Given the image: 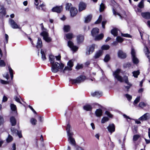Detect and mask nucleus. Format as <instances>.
I'll return each instance as SVG.
<instances>
[{"label":"nucleus","mask_w":150,"mask_h":150,"mask_svg":"<svg viewBox=\"0 0 150 150\" xmlns=\"http://www.w3.org/2000/svg\"><path fill=\"white\" fill-rule=\"evenodd\" d=\"M42 42L41 39L40 38H38V40L37 43V45L36 46L37 48H40L42 47Z\"/></svg>","instance_id":"obj_21"},{"label":"nucleus","mask_w":150,"mask_h":150,"mask_svg":"<svg viewBox=\"0 0 150 150\" xmlns=\"http://www.w3.org/2000/svg\"><path fill=\"white\" fill-rule=\"evenodd\" d=\"M104 37V35L103 33L99 35H96L95 37V40H101Z\"/></svg>","instance_id":"obj_26"},{"label":"nucleus","mask_w":150,"mask_h":150,"mask_svg":"<svg viewBox=\"0 0 150 150\" xmlns=\"http://www.w3.org/2000/svg\"><path fill=\"white\" fill-rule=\"evenodd\" d=\"M1 83L4 84H8L9 83V81H6L3 80H1Z\"/></svg>","instance_id":"obj_63"},{"label":"nucleus","mask_w":150,"mask_h":150,"mask_svg":"<svg viewBox=\"0 0 150 150\" xmlns=\"http://www.w3.org/2000/svg\"><path fill=\"white\" fill-rule=\"evenodd\" d=\"M131 54L132 55V57L136 56L135 52V51L134 50L133 48L132 49Z\"/></svg>","instance_id":"obj_60"},{"label":"nucleus","mask_w":150,"mask_h":150,"mask_svg":"<svg viewBox=\"0 0 150 150\" xmlns=\"http://www.w3.org/2000/svg\"><path fill=\"white\" fill-rule=\"evenodd\" d=\"M49 61L51 64L54 63L55 58L54 56L52 55H50L49 57Z\"/></svg>","instance_id":"obj_29"},{"label":"nucleus","mask_w":150,"mask_h":150,"mask_svg":"<svg viewBox=\"0 0 150 150\" xmlns=\"http://www.w3.org/2000/svg\"><path fill=\"white\" fill-rule=\"evenodd\" d=\"M105 114L108 116L109 117L112 118L113 115H112L110 112L108 111H105Z\"/></svg>","instance_id":"obj_56"},{"label":"nucleus","mask_w":150,"mask_h":150,"mask_svg":"<svg viewBox=\"0 0 150 150\" xmlns=\"http://www.w3.org/2000/svg\"><path fill=\"white\" fill-rule=\"evenodd\" d=\"M64 67V65L63 64H59L56 62L51 64V71L52 72L56 73L59 70V71L61 72Z\"/></svg>","instance_id":"obj_1"},{"label":"nucleus","mask_w":150,"mask_h":150,"mask_svg":"<svg viewBox=\"0 0 150 150\" xmlns=\"http://www.w3.org/2000/svg\"><path fill=\"white\" fill-rule=\"evenodd\" d=\"M134 9L135 11L136 12H138L139 13H140L142 11V10L141 9V8H139L138 6L137 7L136 6H134Z\"/></svg>","instance_id":"obj_50"},{"label":"nucleus","mask_w":150,"mask_h":150,"mask_svg":"<svg viewBox=\"0 0 150 150\" xmlns=\"http://www.w3.org/2000/svg\"><path fill=\"white\" fill-rule=\"evenodd\" d=\"M68 46L74 52L77 51L78 49V47L74 45L73 43L70 40L68 42Z\"/></svg>","instance_id":"obj_5"},{"label":"nucleus","mask_w":150,"mask_h":150,"mask_svg":"<svg viewBox=\"0 0 150 150\" xmlns=\"http://www.w3.org/2000/svg\"><path fill=\"white\" fill-rule=\"evenodd\" d=\"M73 134H71L68 135V140L69 143L73 146H75L76 144V142L75 139L73 138L72 137Z\"/></svg>","instance_id":"obj_7"},{"label":"nucleus","mask_w":150,"mask_h":150,"mask_svg":"<svg viewBox=\"0 0 150 150\" xmlns=\"http://www.w3.org/2000/svg\"><path fill=\"white\" fill-rule=\"evenodd\" d=\"M126 97L127 98L128 100L129 101L132 98V96L130 95L126 94L125 95Z\"/></svg>","instance_id":"obj_61"},{"label":"nucleus","mask_w":150,"mask_h":150,"mask_svg":"<svg viewBox=\"0 0 150 150\" xmlns=\"http://www.w3.org/2000/svg\"><path fill=\"white\" fill-rule=\"evenodd\" d=\"M70 27L69 25H65L64 26L63 29L65 32H68L70 30Z\"/></svg>","instance_id":"obj_33"},{"label":"nucleus","mask_w":150,"mask_h":150,"mask_svg":"<svg viewBox=\"0 0 150 150\" xmlns=\"http://www.w3.org/2000/svg\"><path fill=\"white\" fill-rule=\"evenodd\" d=\"M83 67V66L82 64H78L76 67V69L77 70H79L81 69Z\"/></svg>","instance_id":"obj_55"},{"label":"nucleus","mask_w":150,"mask_h":150,"mask_svg":"<svg viewBox=\"0 0 150 150\" xmlns=\"http://www.w3.org/2000/svg\"><path fill=\"white\" fill-rule=\"evenodd\" d=\"M71 128L70 125L69 124H68L67 125L66 131L67 132V135H69L71 134H73V133L70 131V129Z\"/></svg>","instance_id":"obj_22"},{"label":"nucleus","mask_w":150,"mask_h":150,"mask_svg":"<svg viewBox=\"0 0 150 150\" xmlns=\"http://www.w3.org/2000/svg\"><path fill=\"white\" fill-rule=\"evenodd\" d=\"M86 4L83 1L80 2L79 5V11L81 12L86 9Z\"/></svg>","instance_id":"obj_9"},{"label":"nucleus","mask_w":150,"mask_h":150,"mask_svg":"<svg viewBox=\"0 0 150 150\" xmlns=\"http://www.w3.org/2000/svg\"><path fill=\"white\" fill-rule=\"evenodd\" d=\"M40 35L43 37V39L47 42H50L52 41V39L49 36L48 33L45 31L42 32Z\"/></svg>","instance_id":"obj_4"},{"label":"nucleus","mask_w":150,"mask_h":150,"mask_svg":"<svg viewBox=\"0 0 150 150\" xmlns=\"http://www.w3.org/2000/svg\"><path fill=\"white\" fill-rule=\"evenodd\" d=\"M110 59V55L108 54H106L105 56L104 59V61L106 62H108Z\"/></svg>","instance_id":"obj_38"},{"label":"nucleus","mask_w":150,"mask_h":150,"mask_svg":"<svg viewBox=\"0 0 150 150\" xmlns=\"http://www.w3.org/2000/svg\"><path fill=\"white\" fill-rule=\"evenodd\" d=\"M10 122L12 126H15L16 124V120L13 116H12L10 118Z\"/></svg>","instance_id":"obj_17"},{"label":"nucleus","mask_w":150,"mask_h":150,"mask_svg":"<svg viewBox=\"0 0 150 150\" xmlns=\"http://www.w3.org/2000/svg\"><path fill=\"white\" fill-rule=\"evenodd\" d=\"M116 40L118 42L121 43L123 41V39L120 36H117Z\"/></svg>","instance_id":"obj_48"},{"label":"nucleus","mask_w":150,"mask_h":150,"mask_svg":"<svg viewBox=\"0 0 150 150\" xmlns=\"http://www.w3.org/2000/svg\"><path fill=\"white\" fill-rule=\"evenodd\" d=\"M10 107L11 110L13 111H15L16 113V115H17L18 114V113L17 111H16V105L13 104H11Z\"/></svg>","instance_id":"obj_31"},{"label":"nucleus","mask_w":150,"mask_h":150,"mask_svg":"<svg viewBox=\"0 0 150 150\" xmlns=\"http://www.w3.org/2000/svg\"><path fill=\"white\" fill-rule=\"evenodd\" d=\"M107 128L108 131L111 133L114 132L115 130V126L113 124H109Z\"/></svg>","instance_id":"obj_13"},{"label":"nucleus","mask_w":150,"mask_h":150,"mask_svg":"<svg viewBox=\"0 0 150 150\" xmlns=\"http://www.w3.org/2000/svg\"><path fill=\"white\" fill-rule=\"evenodd\" d=\"M105 8V6L104 4L102 3L100 6L99 11L100 12H103Z\"/></svg>","instance_id":"obj_36"},{"label":"nucleus","mask_w":150,"mask_h":150,"mask_svg":"<svg viewBox=\"0 0 150 150\" xmlns=\"http://www.w3.org/2000/svg\"><path fill=\"white\" fill-rule=\"evenodd\" d=\"M6 14L5 9L4 7L0 5V18L3 15L4 16Z\"/></svg>","instance_id":"obj_20"},{"label":"nucleus","mask_w":150,"mask_h":150,"mask_svg":"<svg viewBox=\"0 0 150 150\" xmlns=\"http://www.w3.org/2000/svg\"><path fill=\"white\" fill-rule=\"evenodd\" d=\"M72 70V68H71L70 67H69L67 66V67H65L64 68V69L63 70L62 69V71H61V72H62L63 73H65V71L66 70H68V71H71Z\"/></svg>","instance_id":"obj_42"},{"label":"nucleus","mask_w":150,"mask_h":150,"mask_svg":"<svg viewBox=\"0 0 150 150\" xmlns=\"http://www.w3.org/2000/svg\"><path fill=\"white\" fill-rule=\"evenodd\" d=\"M132 59L134 64H137L139 63V60L136 56L132 57Z\"/></svg>","instance_id":"obj_32"},{"label":"nucleus","mask_w":150,"mask_h":150,"mask_svg":"<svg viewBox=\"0 0 150 150\" xmlns=\"http://www.w3.org/2000/svg\"><path fill=\"white\" fill-rule=\"evenodd\" d=\"M140 136L138 134H136L133 136V140L134 142H135L137 141L140 138Z\"/></svg>","instance_id":"obj_40"},{"label":"nucleus","mask_w":150,"mask_h":150,"mask_svg":"<svg viewBox=\"0 0 150 150\" xmlns=\"http://www.w3.org/2000/svg\"><path fill=\"white\" fill-rule=\"evenodd\" d=\"M66 38L69 40H71L73 38V34L71 33H68L66 35Z\"/></svg>","instance_id":"obj_44"},{"label":"nucleus","mask_w":150,"mask_h":150,"mask_svg":"<svg viewBox=\"0 0 150 150\" xmlns=\"http://www.w3.org/2000/svg\"><path fill=\"white\" fill-rule=\"evenodd\" d=\"M40 53L41 54V58L43 60H45L46 59L45 54L42 49H41Z\"/></svg>","instance_id":"obj_30"},{"label":"nucleus","mask_w":150,"mask_h":150,"mask_svg":"<svg viewBox=\"0 0 150 150\" xmlns=\"http://www.w3.org/2000/svg\"><path fill=\"white\" fill-rule=\"evenodd\" d=\"M103 53V51L101 50H100L97 52L94 55V58L97 59L100 56H101L102 55Z\"/></svg>","instance_id":"obj_23"},{"label":"nucleus","mask_w":150,"mask_h":150,"mask_svg":"<svg viewBox=\"0 0 150 150\" xmlns=\"http://www.w3.org/2000/svg\"><path fill=\"white\" fill-rule=\"evenodd\" d=\"M13 139L12 137L10 135H8V137L6 139V141L8 143H9L11 142Z\"/></svg>","instance_id":"obj_51"},{"label":"nucleus","mask_w":150,"mask_h":150,"mask_svg":"<svg viewBox=\"0 0 150 150\" xmlns=\"http://www.w3.org/2000/svg\"><path fill=\"white\" fill-rule=\"evenodd\" d=\"M131 63L129 62H127L124 64L123 65V67L125 68H129L131 66Z\"/></svg>","instance_id":"obj_39"},{"label":"nucleus","mask_w":150,"mask_h":150,"mask_svg":"<svg viewBox=\"0 0 150 150\" xmlns=\"http://www.w3.org/2000/svg\"><path fill=\"white\" fill-rule=\"evenodd\" d=\"M0 66L4 67L5 66V64L3 60L1 59V57H0Z\"/></svg>","instance_id":"obj_54"},{"label":"nucleus","mask_w":150,"mask_h":150,"mask_svg":"<svg viewBox=\"0 0 150 150\" xmlns=\"http://www.w3.org/2000/svg\"><path fill=\"white\" fill-rule=\"evenodd\" d=\"M142 17L147 19H150V13L149 12H142L141 13Z\"/></svg>","instance_id":"obj_16"},{"label":"nucleus","mask_w":150,"mask_h":150,"mask_svg":"<svg viewBox=\"0 0 150 150\" xmlns=\"http://www.w3.org/2000/svg\"><path fill=\"white\" fill-rule=\"evenodd\" d=\"M37 121V120L34 118H32L30 120L31 123L33 125H36Z\"/></svg>","instance_id":"obj_53"},{"label":"nucleus","mask_w":150,"mask_h":150,"mask_svg":"<svg viewBox=\"0 0 150 150\" xmlns=\"http://www.w3.org/2000/svg\"><path fill=\"white\" fill-rule=\"evenodd\" d=\"M109 120V118L106 117H103L101 120V123H104Z\"/></svg>","instance_id":"obj_45"},{"label":"nucleus","mask_w":150,"mask_h":150,"mask_svg":"<svg viewBox=\"0 0 150 150\" xmlns=\"http://www.w3.org/2000/svg\"><path fill=\"white\" fill-rule=\"evenodd\" d=\"M117 56L119 58L122 59H125L127 57L126 54L121 50H118Z\"/></svg>","instance_id":"obj_10"},{"label":"nucleus","mask_w":150,"mask_h":150,"mask_svg":"<svg viewBox=\"0 0 150 150\" xmlns=\"http://www.w3.org/2000/svg\"><path fill=\"white\" fill-rule=\"evenodd\" d=\"M83 108L86 111H90L91 110L92 107L90 105L87 104L83 106Z\"/></svg>","instance_id":"obj_28"},{"label":"nucleus","mask_w":150,"mask_h":150,"mask_svg":"<svg viewBox=\"0 0 150 150\" xmlns=\"http://www.w3.org/2000/svg\"><path fill=\"white\" fill-rule=\"evenodd\" d=\"M150 117V114L149 113H146L144 114L143 115L140 117L139 118V120L142 121L146 120Z\"/></svg>","instance_id":"obj_12"},{"label":"nucleus","mask_w":150,"mask_h":150,"mask_svg":"<svg viewBox=\"0 0 150 150\" xmlns=\"http://www.w3.org/2000/svg\"><path fill=\"white\" fill-rule=\"evenodd\" d=\"M72 6V4L71 3H67L66 4L65 8L67 10L69 11L70 10V8Z\"/></svg>","instance_id":"obj_43"},{"label":"nucleus","mask_w":150,"mask_h":150,"mask_svg":"<svg viewBox=\"0 0 150 150\" xmlns=\"http://www.w3.org/2000/svg\"><path fill=\"white\" fill-rule=\"evenodd\" d=\"M140 99V97H137V98H136L134 101L133 103L134 104V105L137 104L138 103Z\"/></svg>","instance_id":"obj_57"},{"label":"nucleus","mask_w":150,"mask_h":150,"mask_svg":"<svg viewBox=\"0 0 150 150\" xmlns=\"http://www.w3.org/2000/svg\"><path fill=\"white\" fill-rule=\"evenodd\" d=\"M83 29L84 32H86L89 29V27H88L86 25H85L84 26Z\"/></svg>","instance_id":"obj_62"},{"label":"nucleus","mask_w":150,"mask_h":150,"mask_svg":"<svg viewBox=\"0 0 150 150\" xmlns=\"http://www.w3.org/2000/svg\"><path fill=\"white\" fill-rule=\"evenodd\" d=\"M144 0H142L138 4V6L140 8H142L144 7Z\"/></svg>","instance_id":"obj_34"},{"label":"nucleus","mask_w":150,"mask_h":150,"mask_svg":"<svg viewBox=\"0 0 150 150\" xmlns=\"http://www.w3.org/2000/svg\"><path fill=\"white\" fill-rule=\"evenodd\" d=\"M11 132L13 134H16L17 132H18V130L13 127H11Z\"/></svg>","instance_id":"obj_59"},{"label":"nucleus","mask_w":150,"mask_h":150,"mask_svg":"<svg viewBox=\"0 0 150 150\" xmlns=\"http://www.w3.org/2000/svg\"><path fill=\"white\" fill-rule=\"evenodd\" d=\"M63 9V6H56L53 7L52 11L53 12H56L57 13H60L62 11Z\"/></svg>","instance_id":"obj_6"},{"label":"nucleus","mask_w":150,"mask_h":150,"mask_svg":"<svg viewBox=\"0 0 150 150\" xmlns=\"http://www.w3.org/2000/svg\"><path fill=\"white\" fill-rule=\"evenodd\" d=\"M133 76L135 78H137L138 76L140 74V72L139 70L134 71L132 72Z\"/></svg>","instance_id":"obj_35"},{"label":"nucleus","mask_w":150,"mask_h":150,"mask_svg":"<svg viewBox=\"0 0 150 150\" xmlns=\"http://www.w3.org/2000/svg\"><path fill=\"white\" fill-rule=\"evenodd\" d=\"M121 35L124 37H127V38H131L132 36L129 34L127 33L123 34L121 33Z\"/></svg>","instance_id":"obj_58"},{"label":"nucleus","mask_w":150,"mask_h":150,"mask_svg":"<svg viewBox=\"0 0 150 150\" xmlns=\"http://www.w3.org/2000/svg\"><path fill=\"white\" fill-rule=\"evenodd\" d=\"M95 114L96 116L98 117H100L102 114V111L101 109H97L95 112Z\"/></svg>","instance_id":"obj_24"},{"label":"nucleus","mask_w":150,"mask_h":150,"mask_svg":"<svg viewBox=\"0 0 150 150\" xmlns=\"http://www.w3.org/2000/svg\"><path fill=\"white\" fill-rule=\"evenodd\" d=\"M95 46V45L94 44H93L89 47V49L86 52V55H89L94 51Z\"/></svg>","instance_id":"obj_15"},{"label":"nucleus","mask_w":150,"mask_h":150,"mask_svg":"<svg viewBox=\"0 0 150 150\" xmlns=\"http://www.w3.org/2000/svg\"><path fill=\"white\" fill-rule=\"evenodd\" d=\"M92 16L91 15H89L87 16L85 18V20L84 21V22L86 23H88L89 22L92 18Z\"/></svg>","instance_id":"obj_27"},{"label":"nucleus","mask_w":150,"mask_h":150,"mask_svg":"<svg viewBox=\"0 0 150 150\" xmlns=\"http://www.w3.org/2000/svg\"><path fill=\"white\" fill-rule=\"evenodd\" d=\"M8 70L9 71V73L10 74V76H11V79L12 80L13 78V70L9 66L8 67Z\"/></svg>","instance_id":"obj_37"},{"label":"nucleus","mask_w":150,"mask_h":150,"mask_svg":"<svg viewBox=\"0 0 150 150\" xmlns=\"http://www.w3.org/2000/svg\"><path fill=\"white\" fill-rule=\"evenodd\" d=\"M84 37L83 35H79L77 37V41L78 44H80L84 40Z\"/></svg>","instance_id":"obj_18"},{"label":"nucleus","mask_w":150,"mask_h":150,"mask_svg":"<svg viewBox=\"0 0 150 150\" xmlns=\"http://www.w3.org/2000/svg\"><path fill=\"white\" fill-rule=\"evenodd\" d=\"M120 71L121 70L120 69H117L114 72H113V75L118 81L122 82L123 81L122 78L121 76L119 75Z\"/></svg>","instance_id":"obj_3"},{"label":"nucleus","mask_w":150,"mask_h":150,"mask_svg":"<svg viewBox=\"0 0 150 150\" xmlns=\"http://www.w3.org/2000/svg\"><path fill=\"white\" fill-rule=\"evenodd\" d=\"M99 33V29L97 28H93L91 31V34L93 37H95Z\"/></svg>","instance_id":"obj_14"},{"label":"nucleus","mask_w":150,"mask_h":150,"mask_svg":"<svg viewBox=\"0 0 150 150\" xmlns=\"http://www.w3.org/2000/svg\"><path fill=\"white\" fill-rule=\"evenodd\" d=\"M16 134L20 138H21L22 137L21 132V131H18V132H17Z\"/></svg>","instance_id":"obj_64"},{"label":"nucleus","mask_w":150,"mask_h":150,"mask_svg":"<svg viewBox=\"0 0 150 150\" xmlns=\"http://www.w3.org/2000/svg\"><path fill=\"white\" fill-rule=\"evenodd\" d=\"M117 30V28H114L111 30V33L114 36H116L118 35Z\"/></svg>","instance_id":"obj_25"},{"label":"nucleus","mask_w":150,"mask_h":150,"mask_svg":"<svg viewBox=\"0 0 150 150\" xmlns=\"http://www.w3.org/2000/svg\"><path fill=\"white\" fill-rule=\"evenodd\" d=\"M5 39L6 40V42H5V45H4V47H5V52L6 53V45H5V43L7 44L8 42V35L6 34H5Z\"/></svg>","instance_id":"obj_49"},{"label":"nucleus","mask_w":150,"mask_h":150,"mask_svg":"<svg viewBox=\"0 0 150 150\" xmlns=\"http://www.w3.org/2000/svg\"><path fill=\"white\" fill-rule=\"evenodd\" d=\"M86 77L84 76H80L76 79H71L70 81L72 84L79 83L84 81L85 80Z\"/></svg>","instance_id":"obj_2"},{"label":"nucleus","mask_w":150,"mask_h":150,"mask_svg":"<svg viewBox=\"0 0 150 150\" xmlns=\"http://www.w3.org/2000/svg\"><path fill=\"white\" fill-rule=\"evenodd\" d=\"M145 48L144 49V52L145 54H149L150 52L148 47L146 46H145Z\"/></svg>","instance_id":"obj_52"},{"label":"nucleus","mask_w":150,"mask_h":150,"mask_svg":"<svg viewBox=\"0 0 150 150\" xmlns=\"http://www.w3.org/2000/svg\"><path fill=\"white\" fill-rule=\"evenodd\" d=\"M110 46L108 45H104L101 47L102 50H106L109 49Z\"/></svg>","instance_id":"obj_46"},{"label":"nucleus","mask_w":150,"mask_h":150,"mask_svg":"<svg viewBox=\"0 0 150 150\" xmlns=\"http://www.w3.org/2000/svg\"><path fill=\"white\" fill-rule=\"evenodd\" d=\"M67 64L68 67L71 68H72L74 65L73 62L72 61V60H69L67 62Z\"/></svg>","instance_id":"obj_41"},{"label":"nucleus","mask_w":150,"mask_h":150,"mask_svg":"<svg viewBox=\"0 0 150 150\" xmlns=\"http://www.w3.org/2000/svg\"><path fill=\"white\" fill-rule=\"evenodd\" d=\"M147 104L145 103L144 102H140L139 104V106L142 108H143L144 107L146 106Z\"/></svg>","instance_id":"obj_47"},{"label":"nucleus","mask_w":150,"mask_h":150,"mask_svg":"<svg viewBox=\"0 0 150 150\" xmlns=\"http://www.w3.org/2000/svg\"><path fill=\"white\" fill-rule=\"evenodd\" d=\"M9 23L12 28L13 29L19 28V27L15 21L11 19H10L9 20Z\"/></svg>","instance_id":"obj_8"},{"label":"nucleus","mask_w":150,"mask_h":150,"mask_svg":"<svg viewBox=\"0 0 150 150\" xmlns=\"http://www.w3.org/2000/svg\"><path fill=\"white\" fill-rule=\"evenodd\" d=\"M70 12L71 16L74 17L77 14L78 11L75 7H71L70 10Z\"/></svg>","instance_id":"obj_11"},{"label":"nucleus","mask_w":150,"mask_h":150,"mask_svg":"<svg viewBox=\"0 0 150 150\" xmlns=\"http://www.w3.org/2000/svg\"><path fill=\"white\" fill-rule=\"evenodd\" d=\"M91 95L93 97L96 96L97 98H99L102 95V93L100 91H95L93 93H92Z\"/></svg>","instance_id":"obj_19"}]
</instances>
